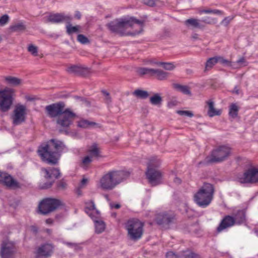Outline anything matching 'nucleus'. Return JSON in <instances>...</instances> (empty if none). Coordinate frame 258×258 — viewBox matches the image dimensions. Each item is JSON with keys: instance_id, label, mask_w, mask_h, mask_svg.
Listing matches in <instances>:
<instances>
[{"instance_id": "f257e3e1", "label": "nucleus", "mask_w": 258, "mask_h": 258, "mask_svg": "<svg viewBox=\"0 0 258 258\" xmlns=\"http://www.w3.org/2000/svg\"><path fill=\"white\" fill-rule=\"evenodd\" d=\"M65 150H67V148L63 142L52 139L41 144L38 147L37 153L43 162L56 165L62 152Z\"/></svg>"}, {"instance_id": "f03ea898", "label": "nucleus", "mask_w": 258, "mask_h": 258, "mask_svg": "<svg viewBox=\"0 0 258 258\" xmlns=\"http://www.w3.org/2000/svg\"><path fill=\"white\" fill-rule=\"evenodd\" d=\"M144 24V21L137 19L134 17H131L129 19L114 20L108 23L107 27L111 32L120 36H123L126 34L125 31L127 26L133 27L134 24H137L139 27V30L130 34L131 35H136L142 32Z\"/></svg>"}, {"instance_id": "7ed1b4c3", "label": "nucleus", "mask_w": 258, "mask_h": 258, "mask_svg": "<svg viewBox=\"0 0 258 258\" xmlns=\"http://www.w3.org/2000/svg\"><path fill=\"white\" fill-rule=\"evenodd\" d=\"M130 175L124 171H110L100 179L101 187L104 190H112Z\"/></svg>"}, {"instance_id": "20e7f679", "label": "nucleus", "mask_w": 258, "mask_h": 258, "mask_svg": "<svg viewBox=\"0 0 258 258\" xmlns=\"http://www.w3.org/2000/svg\"><path fill=\"white\" fill-rule=\"evenodd\" d=\"M214 187L213 184L204 183L201 188L195 194V203L202 208L208 207L213 198Z\"/></svg>"}, {"instance_id": "39448f33", "label": "nucleus", "mask_w": 258, "mask_h": 258, "mask_svg": "<svg viewBox=\"0 0 258 258\" xmlns=\"http://www.w3.org/2000/svg\"><path fill=\"white\" fill-rule=\"evenodd\" d=\"M144 223L138 219H131L125 223V228L128 236L131 240L137 241L140 239L143 233Z\"/></svg>"}, {"instance_id": "423d86ee", "label": "nucleus", "mask_w": 258, "mask_h": 258, "mask_svg": "<svg viewBox=\"0 0 258 258\" xmlns=\"http://www.w3.org/2000/svg\"><path fill=\"white\" fill-rule=\"evenodd\" d=\"M76 117V114L71 109H65L64 112L56 119V125L59 127V132L68 134L70 126L73 123Z\"/></svg>"}, {"instance_id": "0eeeda50", "label": "nucleus", "mask_w": 258, "mask_h": 258, "mask_svg": "<svg viewBox=\"0 0 258 258\" xmlns=\"http://www.w3.org/2000/svg\"><path fill=\"white\" fill-rule=\"evenodd\" d=\"M231 153V148L226 146H221L213 150L210 156L205 159L206 164L219 163L226 160Z\"/></svg>"}, {"instance_id": "6e6552de", "label": "nucleus", "mask_w": 258, "mask_h": 258, "mask_svg": "<svg viewBox=\"0 0 258 258\" xmlns=\"http://www.w3.org/2000/svg\"><path fill=\"white\" fill-rule=\"evenodd\" d=\"M159 165V163L154 161H150L148 164L146 175L152 186H156L160 183L161 173L158 169Z\"/></svg>"}, {"instance_id": "1a4fd4ad", "label": "nucleus", "mask_w": 258, "mask_h": 258, "mask_svg": "<svg viewBox=\"0 0 258 258\" xmlns=\"http://www.w3.org/2000/svg\"><path fill=\"white\" fill-rule=\"evenodd\" d=\"M62 205V202L56 199L46 198L39 204V212L42 215H46L53 212Z\"/></svg>"}, {"instance_id": "9d476101", "label": "nucleus", "mask_w": 258, "mask_h": 258, "mask_svg": "<svg viewBox=\"0 0 258 258\" xmlns=\"http://www.w3.org/2000/svg\"><path fill=\"white\" fill-rule=\"evenodd\" d=\"M65 106L66 104L62 101L52 103L45 106V113L50 118H58L64 112Z\"/></svg>"}, {"instance_id": "9b49d317", "label": "nucleus", "mask_w": 258, "mask_h": 258, "mask_svg": "<svg viewBox=\"0 0 258 258\" xmlns=\"http://www.w3.org/2000/svg\"><path fill=\"white\" fill-rule=\"evenodd\" d=\"M26 107L21 104H18L16 106L14 110V114L12 116L13 123L15 125H19L24 122L26 114Z\"/></svg>"}, {"instance_id": "f8f14e48", "label": "nucleus", "mask_w": 258, "mask_h": 258, "mask_svg": "<svg viewBox=\"0 0 258 258\" xmlns=\"http://www.w3.org/2000/svg\"><path fill=\"white\" fill-rule=\"evenodd\" d=\"M176 215L173 212L162 213V230L172 228L176 224Z\"/></svg>"}, {"instance_id": "ddd939ff", "label": "nucleus", "mask_w": 258, "mask_h": 258, "mask_svg": "<svg viewBox=\"0 0 258 258\" xmlns=\"http://www.w3.org/2000/svg\"><path fill=\"white\" fill-rule=\"evenodd\" d=\"M241 183H254L258 182V169L251 168L243 174V177L239 179Z\"/></svg>"}, {"instance_id": "4468645a", "label": "nucleus", "mask_w": 258, "mask_h": 258, "mask_svg": "<svg viewBox=\"0 0 258 258\" xmlns=\"http://www.w3.org/2000/svg\"><path fill=\"white\" fill-rule=\"evenodd\" d=\"M13 103V98L11 94L6 91H0V109L3 111H7L10 108Z\"/></svg>"}, {"instance_id": "2eb2a0df", "label": "nucleus", "mask_w": 258, "mask_h": 258, "mask_svg": "<svg viewBox=\"0 0 258 258\" xmlns=\"http://www.w3.org/2000/svg\"><path fill=\"white\" fill-rule=\"evenodd\" d=\"M14 246L12 242L7 240L2 242L0 250L2 258H14Z\"/></svg>"}, {"instance_id": "dca6fc26", "label": "nucleus", "mask_w": 258, "mask_h": 258, "mask_svg": "<svg viewBox=\"0 0 258 258\" xmlns=\"http://www.w3.org/2000/svg\"><path fill=\"white\" fill-rule=\"evenodd\" d=\"M54 246L51 243H45L41 245L37 249L36 256L37 258H47L50 257L53 252Z\"/></svg>"}, {"instance_id": "f3484780", "label": "nucleus", "mask_w": 258, "mask_h": 258, "mask_svg": "<svg viewBox=\"0 0 258 258\" xmlns=\"http://www.w3.org/2000/svg\"><path fill=\"white\" fill-rule=\"evenodd\" d=\"M47 20L48 22L54 24H58L64 22L67 23H70L72 20V18L69 15H66L63 13H55L50 14L48 16Z\"/></svg>"}, {"instance_id": "a211bd4d", "label": "nucleus", "mask_w": 258, "mask_h": 258, "mask_svg": "<svg viewBox=\"0 0 258 258\" xmlns=\"http://www.w3.org/2000/svg\"><path fill=\"white\" fill-rule=\"evenodd\" d=\"M137 73L140 76L147 75L149 77H153L160 79L161 76V70L160 69L155 68H139L137 70Z\"/></svg>"}, {"instance_id": "6ab92c4d", "label": "nucleus", "mask_w": 258, "mask_h": 258, "mask_svg": "<svg viewBox=\"0 0 258 258\" xmlns=\"http://www.w3.org/2000/svg\"><path fill=\"white\" fill-rule=\"evenodd\" d=\"M235 224V219L230 215L225 216L221 220L219 225L217 228V231L219 233L224 229L230 227Z\"/></svg>"}, {"instance_id": "aec40b11", "label": "nucleus", "mask_w": 258, "mask_h": 258, "mask_svg": "<svg viewBox=\"0 0 258 258\" xmlns=\"http://www.w3.org/2000/svg\"><path fill=\"white\" fill-rule=\"evenodd\" d=\"M97 215H96L91 218L94 221L95 227V232L97 233H102L105 229V225L104 222L100 220V213L97 211Z\"/></svg>"}, {"instance_id": "412c9836", "label": "nucleus", "mask_w": 258, "mask_h": 258, "mask_svg": "<svg viewBox=\"0 0 258 258\" xmlns=\"http://www.w3.org/2000/svg\"><path fill=\"white\" fill-rule=\"evenodd\" d=\"M42 170L45 173L44 177L46 179H51L52 177H54L55 178H58L60 176V171L59 169L57 168H42Z\"/></svg>"}, {"instance_id": "4be33fe9", "label": "nucleus", "mask_w": 258, "mask_h": 258, "mask_svg": "<svg viewBox=\"0 0 258 258\" xmlns=\"http://www.w3.org/2000/svg\"><path fill=\"white\" fill-rule=\"evenodd\" d=\"M208 106L209 109L208 111V114L210 117H213L214 116H218L221 114V110H216L214 108V102L212 101H208L207 102Z\"/></svg>"}, {"instance_id": "5701e85b", "label": "nucleus", "mask_w": 258, "mask_h": 258, "mask_svg": "<svg viewBox=\"0 0 258 258\" xmlns=\"http://www.w3.org/2000/svg\"><path fill=\"white\" fill-rule=\"evenodd\" d=\"M4 182L2 184L8 187H19V183L15 180L12 176L9 174L7 176V179L3 181Z\"/></svg>"}, {"instance_id": "b1692460", "label": "nucleus", "mask_w": 258, "mask_h": 258, "mask_svg": "<svg viewBox=\"0 0 258 258\" xmlns=\"http://www.w3.org/2000/svg\"><path fill=\"white\" fill-rule=\"evenodd\" d=\"M97 211L95 208V204L93 201L86 203L85 212L91 218L94 216L93 215L94 212H95L96 215H97Z\"/></svg>"}, {"instance_id": "393cba45", "label": "nucleus", "mask_w": 258, "mask_h": 258, "mask_svg": "<svg viewBox=\"0 0 258 258\" xmlns=\"http://www.w3.org/2000/svg\"><path fill=\"white\" fill-rule=\"evenodd\" d=\"M185 24L187 26H191L195 28L203 29L205 27L200 23V20L194 18L187 19L185 21Z\"/></svg>"}, {"instance_id": "a878e982", "label": "nucleus", "mask_w": 258, "mask_h": 258, "mask_svg": "<svg viewBox=\"0 0 258 258\" xmlns=\"http://www.w3.org/2000/svg\"><path fill=\"white\" fill-rule=\"evenodd\" d=\"M233 217L235 219V224H242L245 220V212L243 210H238Z\"/></svg>"}, {"instance_id": "bb28decb", "label": "nucleus", "mask_w": 258, "mask_h": 258, "mask_svg": "<svg viewBox=\"0 0 258 258\" xmlns=\"http://www.w3.org/2000/svg\"><path fill=\"white\" fill-rule=\"evenodd\" d=\"M78 127L83 128H88L95 125L96 123L93 121H90L87 119H81L77 122Z\"/></svg>"}, {"instance_id": "cd10ccee", "label": "nucleus", "mask_w": 258, "mask_h": 258, "mask_svg": "<svg viewBox=\"0 0 258 258\" xmlns=\"http://www.w3.org/2000/svg\"><path fill=\"white\" fill-rule=\"evenodd\" d=\"M173 88L186 95H191V91L187 86L181 85L178 84H173Z\"/></svg>"}, {"instance_id": "c85d7f7f", "label": "nucleus", "mask_w": 258, "mask_h": 258, "mask_svg": "<svg viewBox=\"0 0 258 258\" xmlns=\"http://www.w3.org/2000/svg\"><path fill=\"white\" fill-rule=\"evenodd\" d=\"M239 107L235 103H232L229 106V115L232 118H235L238 116Z\"/></svg>"}, {"instance_id": "c756f323", "label": "nucleus", "mask_w": 258, "mask_h": 258, "mask_svg": "<svg viewBox=\"0 0 258 258\" xmlns=\"http://www.w3.org/2000/svg\"><path fill=\"white\" fill-rule=\"evenodd\" d=\"M133 95L139 98L145 99L149 97L150 94L146 91L137 89L133 92Z\"/></svg>"}, {"instance_id": "7c9ffc66", "label": "nucleus", "mask_w": 258, "mask_h": 258, "mask_svg": "<svg viewBox=\"0 0 258 258\" xmlns=\"http://www.w3.org/2000/svg\"><path fill=\"white\" fill-rule=\"evenodd\" d=\"M181 257L183 258H201V256L199 254L189 249L182 251Z\"/></svg>"}, {"instance_id": "2f4dec72", "label": "nucleus", "mask_w": 258, "mask_h": 258, "mask_svg": "<svg viewBox=\"0 0 258 258\" xmlns=\"http://www.w3.org/2000/svg\"><path fill=\"white\" fill-rule=\"evenodd\" d=\"M68 25L66 26L67 28V33L68 35H72L73 33H76L79 32V28L80 26L79 25H76L75 26H73L71 24V22L70 23H67Z\"/></svg>"}, {"instance_id": "473e14b6", "label": "nucleus", "mask_w": 258, "mask_h": 258, "mask_svg": "<svg viewBox=\"0 0 258 258\" xmlns=\"http://www.w3.org/2000/svg\"><path fill=\"white\" fill-rule=\"evenodd\" d=\"M67 187L68 184L64 179L59 180L56 183V189L57 190L64 191L67 189Z\"/></svg>"}, {"instance_id": "72a5a7b5", "label": "nucleus", "mask_w": 258, "mask_h": 258, "mask_svg": "<svg viewBox=\"0 0 258 258\" xmlns=\"http://www.w3.org/2000/svg\"><path fill=\"white\" fill-rule=\"evenodd\" d=\"M89 153L91 157H99L100 156V151L97 148L96 144L93 145L89 150Z\"/></svg>"}, {"instance_id": "f704fd0d", "label": "nucleus", "mask_w": 258, "mask_h": 258, "mask_svg": "<svg viewBox=\"0 0 258 258\" xmlns=\"http://www.w3.org/2000/svg\"><path fill=\"white\" fill-rule=\"evenodd\" d=\"M6 81L11 85L18 86L20 84L21 80L14 77H7L6 78Z\"/></svg>"}, {"instance_id": "c9c22d12", "label": "nucleus", "mask_w": 258, "mask_h": 258, "mask_svg": "<svg viewBox=\"0 0 258 258\" xmlns=\"http://www.w3.org/2000/svg\"><path fill=\"white\" fill-rule=\"evenodd\" d=\"M150 102L153 105H159L161 103V97L159 94H155L150 98Z\"/></svg>"}, {"instance_id": "e433bc0d", "label": "nucleus", "mask_w": 258, "mask_h": 258, "mask_svg": "<svg viewBox=\"0 0 258 258\" xmlns=\"http://www.w3.org/2000/svg\"><path fill=\"white\" fill-rule=\"evenodd\" d=\"M217 63V60L216 57H211L206 61L205 64V71L207 70L212 68L216 63Z\"/></svg>"}, {"instance_id": "4c0bfd02", "label": "nucleus", "mask_w": 258, "mask_h": 258, "mask_svg": "<svg viewBox=\"0 0 258 258\" xmlns=\"http://www.w3.org/2000/svg\"><path fill=\"white\" fill-rule=\"evenodd\" d=\"M12 32H19L24 30L25 26L22 23H18L10 27Z\"/></svg>"}, {"instance_id": "58836bf2", "label": "nucleus", "mask_w": 258, "mask_h": 258, "mask_svg": "<svg viewBox=\"0 0 258 258\" xmlns=\"http://www.w3.org/2000/svg\"><path fill=\"white\" fill-rule=\"evenodd\" d=\"M175 66L173 62H167L162 61V69L166 71H173L175 68Z\"/></svg>"}, {"instance_id": "ea45409f", "label": "nucleus", "mask_w": 258, "mask_h": 258, "mask_svg": "<svg viewBox=\"0 0 258 258\" xmlns=\"http://www.w3.org/2000/svg\"><path fill=\"white\" fill-rule=\"evenodd\" d=\"M81 66L74 65L68 68L67 71L70 73L79 75Z\"/></svg>"}, {"instance_id": "a19ab883", "label": "nucleus", "mask_w": 258, "mask_h": 258, "mask_svg": "<svg viewBox=\"0 0 258 258\" xmlns=\"http://www.w3.org/2000/svg\"><path fill=\"white\" fill-rule=\"evenodd\" d=\"M90 70L89 68L83 67L81 66L78 75L83 77H86L90 74Z\"/></svg>"}, {"instance_id": "79ce46f5", "label": "nucleus", "mask_w": 258, "mask_h": 258, "mask_svg": "<svg viewBox=\"0 0 258 258\" xmlns=\"http://www.w3.org/2000/svg\"><path fill=\"white\" fill-rule=\"evenodd\" d=\"M54 183V181H48L44 183H41L39 185V188L41 189H46L50 188Z\"/></svg>"}, {"instance_id": "37998d69", "label": "nucleus", "mask_w": 258, "mask_h": 258, "mask_svg": "<svg viewBox=\"0 0 258 258\" xmlns=\"http://www.w3.org/2000/svg\"><path fill=\"white\" fill-rule=\"evenodd\" d=\"M28 50L34 56H37L38 55L37 47L32 44H31L28 46Z\"/></svg>"}, {"instance_id": "c03bdc74", "label": "nucleus", "mask_w": 258, "mask_h": 258, "mask_svg": "<svg viewBox=\"0 0 258 258\" xmlns=\"http://www.w3.org/2000/svg\"><path fill=\"white\" fill-rule=\"evenodd\" d=\"M77 40L82 44H86L89 42L88 38L83 34H79L77 36Z\"/></svg>"}, {"instance_id": "a18cd8bd", "label": "nucleus", "mask_w": 258, "mask_h": 258, "mask_svg": "<svg viewBox=\"0 0 258 258\" xmlns=\"http://www.w3.org/2000/svg\"><path fill=\"white\" fill-rule=\"evenodd\" d=\"M176 113L180 115H185L189 117H192L194 114L191 111L186 110H177Z\"/></svg>"}, {"instance_id": "49530a36", "label": "nucleus", "mask_w": 258, "mask_h": 258, "mask_svg": "<svg viewBox=\"0 0 258 258\" xmlns=\"http://www.w3.org/2000/svg\"><path fill=\"white\" fill-rule=\"evenodd\" d=\"M216 59L217 60V63L220 62L222 64H226L227 66H230V61L224 58L221 56H216Z\"/></svg>"}, {"instance_id": "de8ad7c7", "label": "nucleus", "mask_w": 258, "mask_h": 258, "mask_svg": "<svg viewBox=\"0 0 258 258\" xmlns=\"http://www.w3.org/2000/svg\"><path fill=\"white\" fill-rule=\"evenodd\" d=\"M9 20V17L8 15H4L0 17V26L6 25Z\"/></svg>"}, {"instance_id": "09e8293b", "label": "nucleus", "mask_w": 258, "mask_h": 258, "mask_svg": "<svg viewBox=\"0 0 258 258\" xmlns=\"http://www.w3.org/2000/svg\"><path fill=\"white\" fill-rule=\"evenodd\" d=\"M234 19V16H228L225 17L221 22L222 25L225 26H228L230 22Z\"/></svg>"}, {"instance_id": "8fccbe9b", "label": "nucleus", "mask_w": 258, "mask_h": 258, "mask_svg": "<svg viewBox=\"0 0 258 258\" xmlns=\"http://www.w3.org/2000/svg\"><path fill=\"white\" fill-rule=\"evenodd\" d=\"M200 21L205 23L208 24H215L216 22V19L211 18L210 17H206L204 19H203Z\"/></svg>"}, {"instance_id": "3c124183", "label": "nucleus", "mask_w": 258, "mask_h": 258, "mask_svg": "<svg viewBox=\"0 0 258 258\" xmlns=\"http://www.w3.org/2000/svg\"><path fill=\"white\" fill-rule=\"evenodd\" d=\"M181 256L173 251H168L166 254V258H180Z\"/></svg>"}, {"instance_id": "603ef678", "label": "nucleus", "mask_w": 258, "mask_h": 258, "mask_svg": "<svg viewBox=\"0 0 258 258\" xmlns=\"http://www.w3.org/2000/svg\"><path fill=\"white\" fill-rule=\"evenodd\" d=\"M92 158L90 156L85 157L82 160V163L85 165H87L92 161Z\"/></svg>"}, {"instance_id": "864d4df0", "label": "nucleus", "mask_w": 258, "mask_h": 258, "mask_svg": "<svg viewBox=\"0 0 258 258\" xmlns=\"http://www.w3.org/2000/svg\"><path fill=\"white\" fill-rule=\"evenodd\" d=\"M8 173L5 172H3L0 170V184H2L5 179H7V176Z\"/></svg>"}, {"instance_id": "5fc2aeb1", "label": "nucleus", "mask_w": 258, "mask_h": 258, "mask_svg": "<svg viewBox=\"0 0 258 258\" xmlns=\"http://www.w3.org/2000/svg\"><path fill=\"white\" fill-rule=\"evenodd\" d=\"M151 65L153 67H161V61H151L150 62Z\"/></svg>"}, {"instance_id": "6e6d98bb", "label": "nucleus", "mask_w": 258, "mask_h": 258, "mask_svg": "<svg viewBox=\"0 0 258 258\" xmlns=\"http://www.w3.org/2000/svg\"><path fill=\"white\" fill-rule=\"evenodd\" d=\"M211 14L222 15H223V12L222 11L219 10H212Z\"/></svg>"}, {"instance_id": "4d7b16f0", "label": "nucleus", "mask_w": 258, "mask_h": 258, "mask_svg": "<svg viewBox=\"0 0 258 258\" xmlns=\"http://www.w3.org/2000/svg\"><path fill=\"white\" fill-rule=\"evenodd\" d=\"M177 102L176 100H172L168 103L169 107H172L177 105Z\"/></svg>"}, {"instance_id": "13d9d810", "label": "nucleus", "mask_w": 258, "mask_h": 258, "mask_svg": "<svg viewBox=\"0 0 258 258\" xmlns=\"http://www.w3.org/2000/svg\"><path fill=\"white\" fill-rule=\"evenodd\" d=\"M212 9H204L200 11V13L201 14L202 13H205V14H211Z\"/></svg>"}, {"instance_id": "bf43d9fd", "label": "nucleus", "mask_w": 258, "mask_h": 258, "mask_svg": "<svg viewBox=\"0 0 258 258\" xmlns=\"http://www.w3.org/2000/svg\"><path fill=\"white\" fill-rule=\"evenodd\" d=\"M170 73L164 72L162 70V80L167 79L170 75Z\"/></svg>"}, {"instance_id": "052dcab7", "label": "nucleus", "mask_w": 258, "mask_h": 258, "mask_svg": "<svg viewBox=\"0 0 258 258\" xmlns=\"http://www.w3.org/2000/svg\"><path fill=\"white\" fill-rule=\"evenodd\" d=\"M110 206L111 208H115L116 209H119L121 207L120 205L119 204H110Z\"/></svg>"}, {"instance_id": "680f3d73", "label": "nucleus", "mask_w": 258, "mask_h": 258, "mask_svg": "<svg viewBox=\"0 0 258 258\" xmlns=\"http://www.w3.org/2000/svg\"><path fill=\"white\" fill-rule=\"evenodd\" d=\"M75 17L78 19H80L81 17V14L79 11H76L75 12Z\"/></svg>"}, {"instance_id": "e2e57ef3", "label": "nucleus", "mask_w": 258, "mask_h": 258, "mask_svg": "<svg viewBox=\"0 0 258 258\" xmlns=\"http://www.w3.org/2000/svg\"><path fill=\"white\" fill-rule=\"evenodd\" d=\"M174 182L177 184H180L181 180L179 178L176 177L174 179Z\"/></svg>"}, {"instance_id": "0e129e2a", "label": "nucleus", "mask_w": 258, "mask_h": 258, "mask_svg": "<svg viewBox=\"0 0 258 258\" xmlns=\"http://www.w3.org/2000/svg\"><path fill=\"white\" fill-rule=\"evenodd\" d=\"M233 93H235L236 94H239V89H238L237 86H235L234 88V90L232 91Z\"/></svg>"}, {"instance_id": "69168bd1", "label": "nucleus", "mask_w": 258, "mask_h": 258, "mask_svg": "<svg viewBox=\"0 0 258 258\" xmlns=\"http://www.w3.org/2000/svg\"><path fill=\"white\" fill-rule=\"evenodd\" d=\"M46 223L47 224H51L53 222V220L52 219L49 218L46 220Z\"/></svg>"}, {"instance_id": "338daca9", "label": "nucleus", "mask_w": 258, "mask_h": 258, "mask_svg": "<svg viewBox=\"0 0 258 258\" xmlns=\"http://www.w3.org/2000/svg\"><path fill=\"white\" fill-rule=\"evenodd\" d=\"M244 61H245L244 58L241 57V58H239L238 60H237L236 62L238 63H240L244 62Z\"/></svg>"}, {"instance_id": "774afa93", "label": "nucleus", "mask_w": 258, "mask_h": 258, "mask_svg": "<svg viewBox=\"0 0 258 258\" xmlns=\"http://www.w3.org/2000/svg\"><path fill=\"white\" fill-rule=\"evenodd\" d=\"M65 244L69 246H74L76 245V244H75V243L69 242H65Z\"/></svg>"}]
</instances>
